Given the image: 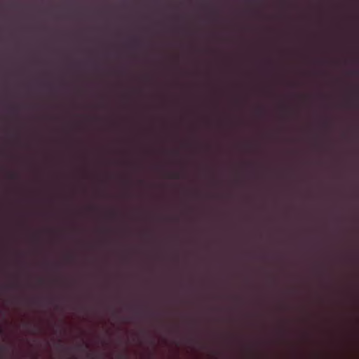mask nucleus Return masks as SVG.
Masks as SVG:
<instances>
[{
  "instance_id": "obj_1",
  "label": "nucleus",
  "mask_w": 359,
  "mask_h": 359,
  "mask_svg": "<svg viewBox=\"0 0 359 359\" xmlns=\"http://www.w3.org/2000/svg\"><path fill=\"white\" fill-rule=\"evenodd\" d=\"M9 178L13 179V180L16 179L17 175L14 172H12L9 175Z\"/></svg>"
},
{
  "instance_id": "obj_3",
  "label": "nucleus",
  "mask_w": 359,
  "mask_h": 359,
  "mask_svg": "<svg viewBox=\"0 0 359 359\" xmlns=\"http://www.w3.org/2000/svg\"><path fill=\"white\" fill-rule=\"evenodd\" d=\"M85 347L88 348V345L87 344H85Z\"/></svg>"
},
{
  "instance_id": "obj_2",
  "label": "nucleus",
  "mask_w": 359,
  "mask_h": 359,
  "mask_svg": "<svg viewBox=\"0 0 359 359\" xmlns=\"http://www.w3.org/2000/svg\"><path fill=\"white\" fill-rule=\"evenodd\" d=\"M173 177L174 178H179L180 175H179V174H175V175H173Z\"/></svg>"
},
{
  "instance_id": "obj_4",
  "label": "nucleus",
  "mask_w": 359,
  "mask_h": 359,
  "mask_svg": "<svg viewBox=\"0 0 359 359\" xmlns=\"http://www.w3.org/2000/svg\"><path fill=\"white\" fill-rule=\"evenodd\" d=\"M1 332H2V330H1V329L0 328V334L1 333Z\"/></svg>"
}]
</instances>
